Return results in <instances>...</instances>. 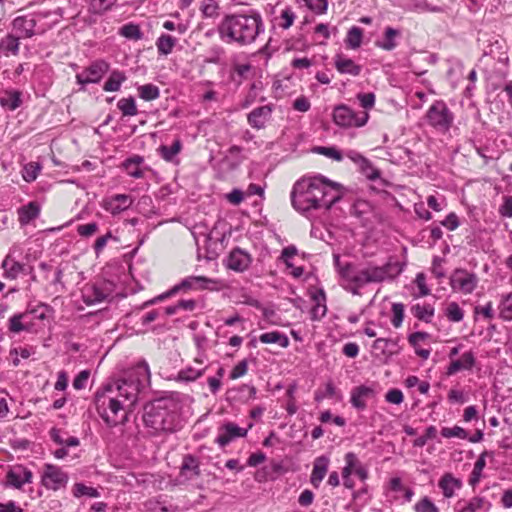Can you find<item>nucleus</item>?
I'll return each mask as SVG.
<instances>
[{
    "label": "nucleus",
    "mask_w": 512,
    "mask_h": 512,
    "mask_svg": "<svg viewBox=\"0 0 512 512\" xmlns=\"http://www.w3.org/2000/svg\"><path fill=\"white\" fill-rule=\"evenodd\" d=\"M434 312L435 309L431 304L421 305L417 303L411 307V313L413 314V316L425 323H430L432 321Z\"/></svg>",
    "instance_id": "35"
},
{
    "label": "nucleus",
    "mask_w": 512,
    "mask_h": 512,
    "mask_svg": "<svg viewBox=\"0 0 512 512\" xmlns=\"http://www.w3.org/2000/svg\"><path fill=\"white\" fill-rule=\"evenodd\" d=\"M117 108L121 111L123 117H132L138 114L136 101L133 96L121 98L117 102Z\"/></svg>",
    "instance_id": "37"
},
{
    "label": "nucleus",
    "mask_w": 512,
    "mask_h": 512,
    "mask_svg": "<svg viewBox=\"0 0 512 512\" xmlns=\"http://www.w3.org/2000/svg\"><path fill=\"white\" fill-rule=\"evenodd\" d=\"M206 367L201 369H195L191 366H188L184 369H181L177 376L175 377V380L178 382H193L197 380L198 378L202 377L205 373Z\"/></svg>",
    "instance_id": "36"
},
{
    "label": "nucleus",
    "mask_w": 512,
    "mask_h": 512,
    "mask_svg": "<svg viewBox=\"0 0 512 512\" xmlns=\"http://www.w3.org/2000/svg\"><path fill=\"white\" fill-rule=\"evenodd\" d=\"M69 480L68 474L61 467L46 463L41 475V484L48 490L58 491L65 488Z\"/></svg>",
    "instance_id": "9"
},
{
    "label": "nucleus",
    "mask_w": 512,
    "mask_h": 512,
    "mask_svg": "<svg viewBox=\"0 0 512 512\" xmlns=\"http://www.w3.org/2000/svg\"><path fill=\"white\" fill-rule=\"evenodd\" d=\"M1 269L3 270L2 277L4 279L16 280L19 275L26 273L27 265L17 261L9 252L2 260Z\"/></svg>",
    "instance_id": "15"
},
{
    "label": "nucleus",
    "mask_w": 512,
    "mask_h": 512,
    "mask_svg": "<svg viewBox=\"0 0 512 512\" xmlns=\"http://www.w3.org/2000/svg\"><path fill=\"white\" fill-rule=\"evenodd\" d=\"M445 316L451 322H460L464 318V311L457 302H450L445 309Z\"/></svg>",
    "instance_id": "45"
},
{
    "label": "nucleus",
    "mask_w": 512,
    "mask_h": 512,
    "mask_svg": "<svg viewBox=\"0 0 512 512\" xmlns=\"http://www.w3.org/2000/svg\"><path fill=\"white\" fill-rule=\"evenodd\" d=\"M144 158L140 155H133L130 158H127L122 163V168L125 172L136 179L143 178L144 171L140 168V165L143 164Z\"/></svg>",
    "instance_id": "24"
},
{
    "label": "nucleus",
    "mask_w": 512,
    "mask_h": 512,
    "mask_svg": "<svg viewBox=\"0 0 512 512\" xmlns=\"http://www.w3.org/2000/svg\"><path fill=\"white\" fill-rule=\"evenodd\" d=\"M2 107L14 111L22 104V93L18 90H7L0 98Z\"/></svg>",
    "instance_id": "29"
},
{
    "label": "nucleus",
    "mask_w": 512,
    "mask_h": 512,
    "mask_svg": "<svg viewBox=\"0 0 512 512\" xmlns=\"http://www.w3.org/2000/svg\"><path fill=\"white\" fill-rule=\"evenodd\" d=\"M41 207L36 201H30L17 209L18 221L21 226L28 225L31 221L38 218Z\"/></svg>",
    "instance_id": "23"
},
{
    "label": "nucleus",
    "mask_w": 512,
    "mask_h": 512,
    "mask_svg": "<svg viewBox=\"0 0 512 512\" xmlns=\"http://www.w3.org/2000/svg\"><path fill=\"white\" fill-rule=\"evenodd\" d=\"M414 509L416 512H440L439 508L427 496L418 501Z\"/></svg>",
    "instance_id": "50"
},
{
    "label": "nucleus",
    "mask_w": 512,
    "mask_h": 512,
    "mask_svg": "<svg viewBox=\"0 0 512 512\" xmlns=\"http://www.w3.org/2000/svg\"><path fill=\"white\" fill-rule=\"evenodd\" d=\"M209 283H215V281L205 276H188L169 289L168 294L174 296L182 291L186 292L197 288L206 289Z\"/></svg>",
    "instance_id": "13"
},
{
    "label": "nucleus",
    "mask_w": 512,
    "mask_h": 512,
    "mask_svg": "<svg viewBox=\"0 0 512 512\" xmlns=\"http://www.w3.org/2000/svg\"><path fill=\"white\" fill-rule=\"evenodd\" d=\"M329 462L330 459L326 455H321L314 460L310 482L315 488H318L323 481L328 471Z\"/></svg>",
    "instance_id": "21"
},
{
    "label": "nucleus",
    "mask_w": 512,
    "mask_h": 512,
    "mask_svg": "<svg viewBox=\"0 0 512 512\" xmlns=\"http://www.w3.org/2000/svg\"><path fill=\"white\" fill-rule=\"evenodd\" d=\"M367 165H360L359 168L365 177L369 180H376L380 177V171L373 166L371 161L366 158Z\"/></svg>",
    "instance_id": "55"
},
{
    "label": "nucleus",
    "mask_w": 512,
    "mask_h": 512,
    "mask_svg": "<svg viewBox=\"0 0 512 512\" xmlns=\"http://www.w3.org/2000/svg\"><path fill=\"white\" fill-rule=\"evenodd\" d=\"M333 264H334V267H335V270L336 272L338 273L339 277L345 281L346 279V266H352L353 265V262H343L341 261V257L339 254L337 253H334L333 254Z\"/></svg>",
    "instance_id": "54"
},
{
    "label": "nucleus",
    "mask_w": 512,
    "mask_h": 512,
    "mask_svg": "<svg viewBox=\"0 0 512 512\" xmlns=\"http://www.w3.org/2000/svg\"><path fill=\"white\" fill-rule=\"evenodd\" d=\"M33 473L24 466H17L6 474L7 484L15 489H21L24 484L31 483Z\"/></svg>",
    "instance_id": "16"
},
{
    "label": "nucleus",
    "mask_w": 512,
    "mask_h": 512,
    "mask_svg": "<svg viewBox=\"0 0 512 512\" xmlns=\"http://www.w3.org/2000/svg\"><path fill=\"white\" fill-rule=\"evenodd\" d=\"M315 14L321 15L327 12L328 0H302Z\"/></svg>",
    "instance_id": "51"
},
{
    "label": "nucleus",
    "mask_w": 512,
    "mask_h": 512,
    "mask_svg": "<svg viewBox=\"0 0 512 512\" xmlns=\"http://www.w3.org/2000/svg\"><path fill=\"white\" fill-rule=\"evenodd\" d=\"M392 314L391 323L395 328H399L404 320V305L402 303H393Z\"/></svg>",
    "instance_id": "49"
},
{
    "label": "nucleus",
    "mask_w": 512,
    "mask_h": 512,
    "mask_svg": "<svg viewBox=\"0 0 512 512\" xmlns=\"http://www.w3.org/2000/svg\"><path fill=\"white\" fill-rule=\"evenodd\" d=\"M363 38V30L360 27H351L345 39L346 45L351 49H357L360 47Z\"/></svg>",
    "instance_id": "43"
},
{
    "label": "nucleus",
    "mask_w": 512,
    "mask_h": 512,
    "mask_svg": "<svg viewBox=\"0 0 512 512\" xmlns=\"http://www.w3.org/2000/svg\"><path fill=\"white\" fill-rule=\"evenodd\" d=\"M119 34L127 39L135 41L141 40L144 37V34L141 31L139 25L134 23H128L123 25L119 29Z\"/></svg>",
    "instance_id": "41"
},
{
    "label": "nucleus",
    "mask_w": 512,
    "mask_h": 512,
    "mask_svg": "<svg viewBox=\"0 0 512 512\" xmlns=\"http://www.w3.org/2000/svg\"><path fill=\"white\" fill-rule=\"evenodd\" d=\"M19 39L20 38L14 34H8L3 37L0 40V55H18L20 45Z\"/></svg>",
    "instance_id": "30"
},
{
    "label": "nucleus",
    "mask_w": 512,
    "mask_h": 512,
    "mask_svg": "<svg viewBox=\"0 0 512 512\" xmlns=\"http://www.w3.org/2000/svg\"><path fill=\"white\" fill-rule=\"evenodd\" d=\"M333 60L334 66L340 74H348L356 77L359 76L362 71L361 65L355 63L342 53L336 54Z\"/></svg>",
    "instance_id": "20"
},
{
    "label": "nucleus",
    "mask_w": 512,
    "mask_h": 512,
    "mask_svg": "<svg viewBox=\"0 0 512 512\" xmlns=\"http://www.w3.org/2000/svg\"><path fill=\"white\" fill-rule=\"evenodd\" d=\"M176 44L177 38L166 33H162L155 43L158 54L163 56L171 54Z\"/></svg>",
    "instance_id": "32"
},
{
    "label": "nucleus",
    "mask_w": 512,
    "mask_h": 512,
    "mask_svg": "<svg viewBox=\"0 0 512 512\" xmlns=\"http://www.w3.org/2000/svg\"><path fill=\"white\" fill-rule=\"evenodd\" d=\"M184 395L169 392L143 406L142 420L152 434L173 433L181 428L180 411Z\"/></svg>",
    "instance_id": "4"
},
{
    "label": "nucleus",
    "mask_w": 512,
    "mask_h": 512,
    "mask_svg": "<svg viewBox=\"0 0 512 512\" xmlns=\"http://www.w3.org/2000/svg\"><path fill=\"white\" fill-rule=\"evenodd\" d=\"M313 152L320 154V155H324V156L331 158L337 162L342 161L344 158L343 153L334 146H331V147L316 146L313 148Z\"/></svg>",
    "instance_id": "46"
},
{
    "label": "nucleus",
    "mask_w": 512,
    "mask_h": 512,
    "mask_svg": "<svg viewBox=\"0 0 512 512\" xmlns=\"http://www.w3.org/2000/svg\"><path fill=\"white\" fill-rule=\"evenodd\" d=\"M90 376L89 370L80 371L73 380V387L76 390H81L86 387L87 381Z\"/></svg>",
    "instance_id": "62"
},
{
    "label": "nucleus",
    "mask_w": 512,
    "mask_h": 512,
    "mask_svg": "<svg viewBox=\"0 0 512 512\" xmlns=\"http://www.w3.org/2000/svg\"><path fill=\"white\" fill-rule=\"evenodd\" d=\"M272 111L273 106L271 104L257 107L247 115V121L252 128L262 129L265 127L266 121L271 117Z\"/></svg>",
    "instance_id": "18"
},
{
    "label": "nucleus",
    "mask_w": 512,
    "mask_h": 512,
    "mask_svg": "<svg viewBox=\"0 0 512 512\" xmlns=\"http://www.w3.org/2000/svg\"><path fill=\"white\" fill-rule=\"evenodd\" d=\"M126 80L127 76L124 71L113 69L103 85V90L105 92H117Z\"/></svg>",
    "instance_id": "25"
},
{
    "label": "nucleus",
    "mask_w": 512,
    "mask_h": 512,
    "mask_svg": "<svg viewBox=\"0 0 512 512\" xmlns=\"http://www.w3.org/2000/svg\"><path fill=\"white\" fill-rule=\"evenodd\" d=\"M219 4L216 0H203L200 11L205 18L215 19L219 16Z\"/></svg>",
    "instance_id": "44"
},
{
    "label": "nucleus",
    "mask_w": 512,
    "mask_h": 512,
    "mask_svg": "<svg viewBox=\"0 0 512 512\" xmlns=\"http://www.w3.org/2000/svg\"><path fill=\"white\" fill-rule=\"evenodd\" d=\"M112 200L118 204L116 209L119 211L128 209L133 203L132 197L128 194H115Z\"/></svg>",
    "instance_id": "53"
},
{
    "label": "nucleus",
    "mask_w": 512,
    "mask_h": 512,
    "mask_svg": "<svg viewBox=\"0 0 512 512\" xmlns=\"http://www.w3.org/2000/svg\"><path fill=\"white\" fill-rule=\"evenodd\" d=\"M98 228L99 226L96 222L81 224L77 226V233L81 237H90L98 231Z\"/></svg>",
    "instance_id": "57"
},
{
    "label": "nucleus",
    "mask_w": 512,
    "mask_h": 512,
    "mask_svg": "<svg viewBox=\"0 0 512 512\" xmlns=\"http://www.w3.org/2000/svg\"><path fill=\"white\" fill-rule=\"evenodd\" d=\"M37 22L28 16H18L12 21V28L19 38H31L35 35Z\"/></svg>",
    "instance_id": "19"
},
{
    "label": "nucleus",
    "mask_w": 512,
    "mask_h": 512,
    "mask_svg": "<svg viewBox=\"0 0 512 512\" xmlns=\"http://www.w3.org/2000/svg\"><path fill=\"white\" fill-rule=\"evenodd\" d=\"M53 312V308L45 303H38L37 305L31 307L28 305L27 309L24 313L28 314V321H30V325H32V320H45L49 313Z\"/></svg>",
    "instance_id": "33"
},
{
    "label": "nucleus",
    "mask_w": 512,
    "mask_h": 512,
    "mask_svg": "<svg viewBox=\"0 0 512 512\" xmlns=\"http://www.w3.org/2000/svg\"><path fill=\"white\" fill-rule=\"evenodd\" d=\"M251 263V255L239 247L233 248L225 261V265L228 269L238 273L246 271Z\"/></svg>",
    "instance_id": "12"
},
{
    "label": "nucleus",
    "mask_w": 512,
    "mask_h": 512,
    "mask_svg": "<svg viewBox=\"0 0 512 512\" xmlns=\"http://www.w3.org/2000/svg\"><path fill=\"white\" fill-rule=\"evenodd\" d=\"M477 285V277L465 269H456L450 277V286L453 291L470 294Z\"/></svg>",
    "instance_id": "10"
},
{
    "label": "nucleus",
    "mask_w": 512,
    "mask_h": 512,
    "mask_svg": "<svg viewBox=\"0 0 512 512\" xmlns=\"http://www.w3.org/2000/svg\"><path fill=\"white\" fill-rule=\"evenodd\" d=\"M314 305L310 310V319L312 321H320L327 313L326 294L323 289H319L311 296Z\"/></svg>",
    "instance_id": "22"
},
{
    "label": "nucleus",
    "mask_w": 512,
    "mask_h": 512,
    "mask_svg": "<svg viewBox=\"0 0 512 512\" xmlns=\"http://www.w3.org/2000/svg\"><path fill=\"white\" fill-rule=\"evenodd\" d=\"M181 149L182 142L180 139H176L171 146L161 145L158 148L161 157L167 162H172Z\"/></svg>",
    "instance_id": "38"
},
{
    "label": "nucleus",
    "mask_w": 512,
    "mask_h": 512,
    "mask_svg": "<svg viewBox=\"0 0 512 512\" xmlns=\"http://www.w3.org/2000/svg\"><path fill=\"white\" fill-rule=\"evenodd\" d=\"M298 250L294 245L285 247L282 252L280 259L286 264L287 267H293V263L290 261L297 254Z\"/></svg>",
    "instance_id": "63"
},
{
    "label": "nucleus",
    "mask_w": 512,
    "mask_h": 512,
    "mask_svg": "<svg viewBox=\"0 0 512 512\" xmlns=\"http://www.w3.org/2000/svg\"><path fill=\"white\" fill-rule=\"evenodd\" d=\"M441 435L445 438H452V437H458V438H461V439H466L468 438V433L467 431L460 427V426H454L452 428H449V427H443L441 429Z\"/></svg>",
    "instance_id": "52"
},
{
    "label": "nucleus",
    "mask_w": 512,
    "mask_h": 512,
    "mask_svg": "<svg viewBox=\"0 0 512 512\" xmlns=\"http://www.w3.org/2000/svg\"><path fill=\"white\" fill-rule=\"evenodd\" d=\"M457 505L459 507L458 512L488 511L490 508V503L485 498L479 496L473 497L469 501H459Z\"/></svg>",
    "instance_id": "26"
},
{
    "label": "nucleus",
    "mask_w": 512,
    "mask_h": 512,
    "mask_svg": "<svg viewBox=\"0 0 512 512\" xmlns=\"http://www.w3.org/2000/svg\"><path fill=\"white\" fill-rule=\"evenodd\" d=\"M41 166L38 163L30 162L26 164L22 171L23 179L26 182H33L36 180L39 172H40Z\"/></svg>",
    "instance_id": "48"
},
{
    "label": "nucleus",
    "mask_w": 512,
    "mask_h": 512,
    "mask_svg": "<svg viewBox=\"0 0 512 512\" xmlns=\"http://www.w3.org/2000/svg\"><path fill=\"white\" fill-rule=\"evenodd\" d=\"M259 340L265 344H278L282 348L289 346V338L282 332L272 331L260 335Z\"/></svg>",
    "instance_id": "34"
},
{
    "label": "nucleus",
    "mask_w": 512,
    "mask_h": 512,
    "mask_svg": "<svg viewBox=\"0 0 512 512\" xmlns=\"http://www.w3.org/2000/svg\"><path fill=\"white\" fill-rule=\"evenodd\" d=\"M73 495L75 497H82V496L98 497L99 492L94 487L87 486L83 483H76L73 488Z\"/></svg>",
    "instance_id": "47"
},
{
    "label": "nucleus",
    "mask_w": 512,
    "mask_h": 512,
    "mask_svg": "<svg viewBox=\"0 0 512 512\" xmlns=\"http://www.w3.org/2000/svg\"><path fill=\"white\" fill-rule=\"evenodd\" d=\"M332 117L337 126L350 128L364 126L369 119V114L366 111L355 112L349 106L340 104L335 106Z\"/></svg>",
    "instance_id": "7"
},
{
    "label": "nucleus",
    "mask_w": 512,
    "mask_h": 512,
    "mask_svg": "<svg viewBox=\"0 0 512 512\" xmlns=\"http://www.w3.org/2000/svg\"><path fill=\"white\" fill-rule=\"evenodd\" d=\"M280 17L283 20V23L280 24V27L286 30L293 25L296 15L290 7H286L281 12Z\"/></svg>",
    "instance_id": "56"
},
{
    "label": "nucleus",
    "mask_w": 512,
    "mask_h": 512,
    "mask_svg": "<svg viewBox=\"0 0 512 512\" xmlns=\"http://www.w3.org/2000/svg\"><path fill=\"white\" fill-rule=\"evenodd\" d=\"M247 370H248V361L246 359H243L237 365H235L234 368L231 370L229 378L232 380L238 379V378L244 376L247 373Z\"/></svg>",
    "instance_id": "58"
},
{
    "label": "nucleus",
    "mask_w": 512,
    "mask_h": 512,
    "mask_svg": "<svg viewBox=\"0 0 512 512\" xmlns=\"http://www.w3.org/2000/svg\"><path fill=\"white\" fill-rule=\"evenodd\" d=\"M376 396V391L371 386L359 385L351 390L350 403L358 411H364L367 401Z\"/></svg>",
    "instance_id": "14"
},
{
    "label": "nucleus",
    "mask_w": 512,
    "mask_h": 512,
    "mask_svg": "<svg viewBox=\"0 0 512 512\" xmlns=\"http://www.w3.org/2000/svg\"><path fill=\"white\" fill-rule=\"evenodd\" d=\"M265 31L259 11H246L225 14L217 25V33L222 42L238 47L249 46Z\"/></svg>",
    "instance_id": "3"
},
{
    "label": "nucleus",
    "mask_w": 512,
    "mask_h": 512,
    "mask_svg": "<svg viewBox=\"0 0 512 512\" xmlns=\"http://www.w3.org/2000/svg\"><path fill=\"white\" fill-rule=\"evenodd\" d=\"M137 90L139 97L144 101H153L160 96L159 87L152 83L141 85Z\"/></svg>",
    "instance_id": "40"
},
{
    "label": "nucleus",
    "mask_w": 512,
    "mask_h": 512,
    "mask_svg": "<svg viewBox=\"0 0 512 512\" xmlns=\"http://www.w3.org/2000/svg\"><path fill=\"white\" fill-rule=\"evenodd\" d=\"M400 34V30L388 26L385 28L383 39L377 40L375 44L385 51H392L397 47L396 37H399Z\"/></svg>",
    "instance_id": "28"
},
{
    "label": "nucleus",
    "mask_w": 512,
    "mask_h": 512,
    "mask_svg": "<svg viewBox=\"0 0 512 512\" xmlns=\"http://www.w3.org/2000/svg\"><path fill=\"white\" fill-rule=\"evenodd\" d=\"M110 239L117 240V238L112 235L111 231H108L105 235L100 236L96 239L94 246H93L96 255H99L103 251L108 240H110Z\"/></svg>",
    "instance_id": "61"
},
{
    "label": "nucleus",
    "mask_w": 512,
    "mask_h": 512,
    "mask_svg": "<svg viewBox=\"0 0 512 512\" xmlns=\"http://www.w3.org/2000/svg\"><path fill=\"white\" fill-rule=\"evenodd\" d=\"M438 485L441 488L444 497L451 498L453 497L455 490L461 488L462 483L459 479L453 477L452 474L446 473L441 477Z\"/></svg>",
    "instance_id": "27"
},
{
    "label": "nucleus",
    "mask_w": 512,
    "mask_h": 512,
    "mask_svg": "<svg viewBox=\"0 0 512 512\" xmlns=\"http://www.w3.org/2000/svg\"><path fill=\"white\" fill-rule=\"evenodd\" d=\"M150 376L148 363L141 360L124 377L95 392L96 411L107 426L115 427L128 420L127 413L134 408L139 392L150 383Z\"/></svg>",
    "instance_id": "1"
},
{
    "label": "nucleus",
    "mask_w": 512,
    "mask_h": 512,
    "mask_svg": "<svg viewBox=\"0 0 512 512\" xmlns=\"http://www.w3.org/2000/svg\"><path fill=\"white\" fill-rule=\"evenodd\" d=\"M385 400L389 403L399 405L403 402L404 396L400 389L392 388L385 394Z\"/></svg>",
    "instance_id": "59"
},
{
    "label": "nucleus",
    "mask_w": 512,
    "mask_h": 512,
    "mask_svg": "<svg viewBox=\"0 0 512 512\" xmlns=\"http://www.w3.org/2000/svg\"><path fill=\"white\" fill-rule=\"evenodd\" d=\"M441 225L446 227L449 231H454L459 227L460 222L458 216L454 212H451L447 215L445 220L441 222Z\"/></svg>",
    "instance_id": "64"
},
{
    "label": "nucleus",
    "mask_w": 512,
    "mask_h": 512,
    "mask_svg": "<svg viewBox=\"0 0 512 512\" xmlns=\"http://www.w3.org/2000/svg\"><path fill=\"white\" fill-rule=\"evenodd\" d=\"M346 279L348 290L357 295L358 290L370 283H381L386 279H394L403 271V265L398 261L389 260L382 266L373 265L371 262L362 267L356 263L346 266Z\"/></svg>",
    "instance_id": "5"
},
{
    "label": "nucleus",
    "mask_w": 512,
    "mask_h": 512,
    "mask_svg": "<svg viewBox=\"0 0 512 512\" xmlns=\"http://www.w3.org/2000/svg\"><path fill=\"white\" fill-rule=\"evenodd\" d=\"M341 199L342 185L320 173L302 176L290 192L293 209L309 220L315 211H329Z\"/></svg>",
    "instance_id": "2"
},
{
    "label": "nucleus",
    "mask_w": 512,
    "mask_h": 512,
    "mask_svg": "<svg viewBox=\"0 0 512 512\" xmlns=\"http://www.w3.org/2000/svg\"><path fill=\"white\" fill-rule=\"evenodd\" d=\"M200 475L201 470L199 459L192 454L184 455L180 466L179 477L183 478L185 481H190Z\"/></svg>",
    "instance_id": "17"
},
{
    "label": "nucleus",
    "mask_w": 512,
    "mask_h": 512,
    "mask_svg": "<svg viewBox=\"0 0 512 512\" xmlns=\"http://www.w3.org/2000/svg\"><path fill=\"white\" fill-rule=\"evenodd\" d=\"M357 99L360 102V105L364 109H371L374 107L375 104V94L372 92L369 93H358Z\"/></svg>",
    "instance_id": "60"
},
{
    "label": "nucleus",
    "mask_w": 512,
    "mask_h": 512,
    "mask_svg": "<svg viewBox=\"0 0 512 512\" xmlns=\"http://www.w3.org/2000/svg\"><path fill=\"white\" fill-rule=\"evenodd\" d=\"M106 297L107 294L101 287L93 285L91 288L86 290L84 301L86 304L91 305L104 301Z\"/></svg>",
    "instance_id": "39"
},
{
    "label": "nucleus",
    "mask_w": 512,
    "mask_h": 512,
    "mask_svg": "<svg viewBox=\"0 0 512 512\" xmlns=\"http://www.w3.org/2000/svg\"><path fill=\"white\" fill-rule=\"evenodd\" d=\"M110 71V63L105 59H96L92 61L81 73L76 74V82L82 86L88 84H98L103 77Z\"/></svg>",
    "instance_id": "8"
},
{
    "label": "nucleus",
    "mask_w": 512,
    "mask_h": 512,
    "mask_svg": "<svg viewBox=\"0 0 512 512\" xmlns=\"http://www.w3.org/2000/svg\"><path fill=\"white\" fill-rule=\"evenodd\" d=\"M117 0H90L89 12L95 15H103L109 11Z\"/></svg>",
    "instance_id": "42"
},
{
    "label": "nucleus",
    "mask_w": 512,
    "mask_h": 512,
    "mask_svg": "<svg viewBox=\"0 0 512 512\" xmlns=\"http://www.w3.org/2000/svg\"><path fill=\"white\" fill-rule=\"evenodd\" d=\"M219 434L215 439V443H217L221 448L229 445L231 442L236 440L237 438H244L248 433V429L242 428L238 426L234 422H225L223 423L219 429Z\"/></svg>",
    "instance_id": "11"
},
{
    "label": "nucleus",
    "mask_w": 512,
    "mask_h": 512,
    "mask_svg": "<svg viewBox=\"0 0 512 512\" xmlns=\"http://www.w3.org/2000/svg\"><path fill=\"white\" fill-rule=\"evenodd\" d=\"M425 117L431 127L442 133L448 132L454 122V114L443 100L434 101Z\"/></svg>",
    "instance_id": "6"
},
{
    "label": "nucleus",
    "mask_w": 512,
    "mask_h": 512,
    "mask_svg": "<svg viewBox=\"0 0 512 512\" xmlns=\"http://www.w3.org/2000/svg\"><path fill=\"white\" fill-rule=\"evenodd\" d=\"M30 321H28L27 313H16L9 318L8 329L12 333H20L22 331H28Z\"/></svg>",
    "instance_id": "31"
}]
</instances>
